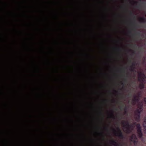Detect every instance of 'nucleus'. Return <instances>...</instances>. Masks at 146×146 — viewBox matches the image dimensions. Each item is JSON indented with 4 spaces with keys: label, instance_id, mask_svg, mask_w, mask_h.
<instances>
[{
    "label": "nucleus",
    "instance_id": "obj_1",
    "mask_svg": "<svg viewBox=\"0 0 146 146\" xmlns=\"http://www.w3.org/2000/svg\"><path fill=\"white\" fill-rule=\"evenodd\" d=\"M136 124L137 128V132L138 134V136L139 137L141 138L143 136V133L142 132L140 124H136V123H134V124L130 125V131L128 132H127V133H129L131 132V131L133 129L134 126V125Z\"/></svg>",
    "mask_w": 146,
    "mask_h": 146
},
{
    "label": "nucleus",
    "instance_id": "obj_2",
    "mask_svg": "<svg viewBox=\"0 0 146 146\" xmlns=\"http://www.w3.org/2000/svg\"><path fill=\"white\" fill-rule=\"evenodd\" d=\"M117 129L118 131V133L116 132V131L114 129H113V131L115 133L116 135L119 137L121 139H123L124 138L123 135L119 127H118L117 128Z\"/></svg>",
    "mask_w": 146,
    "mask_h": 146
},
{
    "label": "nucleus",
    "instance_id": "obj_3",
    "mask_svg": "<svg viewBox=\"0 0 146 146\" xmlns=\"http://www.w3.org/2000/svg\"><path fill=\"white\" fill-rule=\"evenodd\" d=\"M139 77L138 79L139 81H140L141 79L144 80L145 78V76L144 74L142 72H138Z\"/></svg>",
    "mask_w": 146,
    "mask_h": 146
},
{
    "label": "nucleus",
    "instance_id": "obj_4",
    "mask_svg": "<svg viewBox=\"0 0 146 146\" xmlns=\"http://www.w3.org/2000/svg\"><path fill=\"white\" fill-rule=\"evenodd\" d=\"M123 124L127 127V130L126 132H128L130 131V125L128 121H124L122 123Z\"/></svg>",
    "mask_w": 146,
    "mask_h": 146
},
{
    "label": "nucleus",
    "instance_id": "obj_5",
    "mask_svg": "<svg viewBox=\"0 0 146 146\" xmlns=\"http://www.w3.org/2000/svg\"><path fill=\"white\" fill-rule=\"evenodd\" d=\"M140 98L137 97L136 95L134 96V98L132 100L133 104L134 105H135L136 103L138 102Z\"/></svg>",
    "mask_w": 146,
    "mask_h": 146
},
{
    "label": "nucleus",
    "instance_id": "obj_6",
    "mask_svg": "<svg viewBox=\"0 0 146 146\" xmlns=\"http://www.w3.org/2000/svg\"><path fill=\"white\" fill-rule=\"evenodd\" d=\"M111 143L115 146H119V144L115 140H112L111 141Z\"/></svg>",
    "mask_w": 146,
    "mask_h": 146
},
{
    "label": "nucleus",
    "instance_id": "obj_7",
    "mask_svg": "<svg viewBox=\"0 0 146 146\" xmlns=\"http://www.w3.org/2000/svg\"><path fill=\"white\" fill-rule=\"evenodd\" d=\"M138 105V109H140V110L142 111L143 110V104L142 103H140L138 104L137 105Z\"/></svg>",
    "mask_w": 146,
    "mask_h": 146
},
{
    "label": "nucleus",
    "instance_id": "obj_8",
    "mask_svg": "<svg viewBox=\"0 0 146 146\" xmlns=\"http://www.w3.org/2000/svg\"><path fill=\"white\" fill-rule=\"evenodd\" d=\"M134 139L137 140V138L135 134H133L130 137V140Z\"/></svg>",
    "mask_w": 146,
    "mask_h": 146
},
{
    "label": "nucleus",
    "instance_id": "obj_9",
    "mask_svg": "<svg viewBox=\"0 0 146 146\" xmlns=\"http://www.w3.org/2000/svg\"><path fill=\"white\" fill-rule=\"evenodd\" d=\"M135 119L137 121H138L139 120L140 117V114H135Z\"/></svg>",
    "mask_w": 146,
    "mask_h": 146
},
{
    "label": "nucleus",
    "instance_id": "obj_10",
    "mask_svg": "<svg viewBox=\"0 0 146 146\" xmlns=\"http://www.w3.org/2000/svg\"><path fill=\"white\" fill-rule=\"evenodd\" d=\"M140 109H137L135 111V114H140L141 113L142 111L140 110Z\"/></svg>",
    "mask_w": 146,
    "mask_h": 146
},
{
    "label": "nucleus",
    "instance_id": "obj_11",
    "mask_svg": "<svg viewBox=\"0 0 146 146\" xmlns=\"http://www.w3.org/2000/svg\"><path fill=\"white\" fill-rule=\"evenodd\" d=\"M141 21L143 23H145L146 22V19L144 17H142L140 18Z\"/></svg>",
    "mask_w": 146,
    "mask_h": 146
},
{
    "label": "nucleus",
    "instance_id": "obj_12",
    "mask_svg": "<svg viewBox=\"0 0 146 146\" xmlns=\"http://www.w3.org/2000/svg\"><path fill=\"white\" fill-rule=\"evenodd\" d=\"M131 141L134 144V145L135 146H136L137 145V144L138 143V141H137V140H131Z\"/></svg>",
    "mask_w": 146,
    "mask_h": 146
},
{
    "label": "nucleus",
    "instance_id": "obj_13",
    "mask_svg": "<svg viewBox=\"0 0 146 146\" xmlns=\"http://www.w3.org/2000/svg\"><path fill=\"white\" fill-rule=\"evenodd\" d=\"M144 84L143 83H141L139 85V87L140 88L142 89L144 88Z\"/></svg>",
    "mask_w": 146,
    "mask_h": 146
},
{
    "label": "nucleus",
    "instance_id": "obj_14",
    "mask_svg": "<svg viewBox=\"0 0 146 146\" xmlns=\"http://www.w3.org/2000/svg\"><path fill=\"white\" fill-rule=\"evenodd\" d=\"M135 67H133L132 66H131L130 70L132 72H134L135 71Z\"/></svg>",
    "mask_w": 146,
    "mask_h": 146
},
{
    "label": "nucleus",
    "instance_id": "obj_15",
    "mask_svg": "<svg viewBox=\"0 0 146 146\" xmlns=\"http://www.w3.org/2000/svg\"><path fill=\"white\" fill-rule=\"evenodd\" d=\"M137 97L140 98L141 96V92H138L137 94V96H136Z\"/></svg>",
    "mask_w": 146,
    "mask_h": 146
},
{
    "label": "nucleus",
    "instance_id": "obj_16",
    "mask_svg": "<svg viewBox=\"0 0 146 146\" xmlns=\"http://www.w3.org/2000/svg\"><path fill=\"white\" fill-rule=\"evenodd\" d=\"M111 117L113 118H115V116L113 114V111H111Z\"/></svg>",
    "mask_w": 146,
    "mask_h": 146
},
{
    "label": "nucleus",
    "instance_id": "obj_17",
    "mask_svg": "<svg viewBox=\"0 0 146 146\" xmlns=\"http://www.w3.org/2000/svg\"><path fill=\"white\" fill-rule=\"evenodd\" d=\"M136 64V63L135 62H133L132 63V65L131 66H133V67H135V66Z\"/></svg>",
    "mask_w": 146,
    "mask_h": 146
},
{
    "label": "nucleus",
    "instance_id": "obj_18",
    "mask_svg": "<svg viewBox=\"0 0 146 146\" xmlns=\"http://www.w3.org/2000/svg\"><path fill=\"white\" fill-rule=\"evenodd\" d=\"M124 110L125 111V112H126L127 110V106H125L124 108Z\"/></svg>",
    "mask_w": 146,
    "mask_h": 146
},
{
    "label": "nucleus",
    "instance_id": "obj_19",
    "mask_svg": "<svg viewBox=\"0 0 146 146\" xmlns=\"http://www.w3.org/2000/svg\"><path fill=\"white\" fill-rule=\"evenodd\" d=\"M130 15H133L134 14L132 12L129 11Z\"/></svg>",
    "mask_w": 146,
    "mask_h": 146
},
{
    "label": "nucleus",
    "instance_id": "obj_20",
    "mask_svg": "<svg viewBox=\"0 0 146 146\" xmlns=\"http://www.w3.org/2000/svg\"><path fill=\"white\" fill-rule=\"evenodd\" d=\"M140 34V32H137L135 34H134L135 35H139Z\"/></svg>",
    "mask_w": 146,
    "mask_h": 146
},
{
    "label": "nucleus",
    "instance_id": "obj_21",
    "mask_svg": "<svg viewBox=\"0 0 146 146\" xmlns=\"http://www.w3.org/2000/svg\"><path fill=\"white\" fill-rule=\"evenodd\" d=\"M144 101L146 104V97L144 98Z\"/></svg>",
    "mask_w": 146,
    "mask_h": 146
},
{
    "label": "nucleus",
    "instance_id": "obj_22",
    "mask_svg": "<svg viewBox=\"0 0 146 146\" xmlns=\"http://www.w3.org/2000/svg\"><path fill=\"white\" fill-rule=\"evenodd\" d=\"M118 50H119V51H121V49L120 48H117Z\"/></svg>",
    "mask_w": 146,
    "mask_h": 146
},
{
    "label": "nucleus",
    "instance_id": "obj_23",
    "mask_svg": "<svg viewBox=\"0 0 146 146\" xmlns=\"http://www.w3.org/2000/svg\"><path fill=\"white\" fill-rule=\"evenodd\" d=\"M114 92L115 93H118V92L116 90H114Z\"/></svg>",
    "mask_w": 146,
    "mask_h": 146
},
{
    "label": "nucleus",
    "instance_id": "obj_24",
    "mask_svg": "<svg viewBox=\"0 0 146 146\" xmlns=\"http://www.w3.org/2000/svg\"><path fill=\"white\" fill-rule=\"evenodd\" d=\"M121 84L122 85H124V84H123V82H121Z\"/></svg>",
    "mask_w": 146,
    "mask_h": 146
},
{
    "label": "nucleus",
    "instance_id": "obj_25",
    "mask_svg": "<svg viewBox=\"0 0 146 146\" xmlns=\"http://www.w3.org/2000/svg\"><path fill=\"white\" fill-rule=\"evenodd\" d=\"M105 128L106 129H107V130H108V128H107V127H105Z\"/></svg>",
    "mask_w": 146,
    "mask_h": 146
},
{
    "label": "nucleus",
    "instance_id": "obj_26",
    "mask_svg": "<svg viewBox=\"0 0 146 146\" xmlns=\"http://www.w3.org/2000/svg\"><path fill=\"white\" fill-rule=\"evenodd\" d=\"M100 113L101 114H102V111H100Z\"/></svg>",
    "mask_w": 146,
    "mask_h": 146
},
{
    "label": "nucleus",
    "instance_id": "obj_27",
    "mask_svg": "<svg viewBox=\"0 0 146 146\" xmlns=\"http://www.w3.org/2000/svg\"><path fill=\"white\" fill-rule=\"evenodd\" d=\"M134 3H137V2H134Z\"/></svg>",
    "mask_w": 146,
    "mask_h": 146
},
{
    "label": "nucleus",
    "instance_id": "obj_28",
    "mask_svg": "<svg viewBox=\"0 0 146 146\" xmlns=\"http://www.w3.org/2000/svg\"><path fill=\"white\" fill-rule=\"evenodd\" d=\"M132 53L133 54H134L135 53V52L134 51H133L132 52Z\"/></svg>",
    "mask_w": 146,
    "mask_h": 146
},
{
    "label": "nucleus",
    "instance_id": "obj_29",
    "mask_svg": "<svg viewBox=\"0 0 146 146\" xmlns=\"http://www.w3.org/2000/svg\"><path fill=\"white\" fill-rule=\"evenodd\" d=\"M133 30H135V29H133Z\"/></svg>",
    "mask_w": 146,
    "mask_h": 146
},
{
    "label": "nucleus",
    "instance_id": "obj_30",
    "mask_svg": "<svg viewBox=\"0 0 146 146\" xmlns=\"http://www.w3.org/2000/svg\"><path fill=\"white\" fill-rule=\"evenodd\" d=\"M124 80H125V81H126V79H125Z\"/></svg>",
    "mask_w": 146,
    "mask_h": 146
},
{
    "label": "nucleus",
    "instance_id": "obj_31",
    "mask_svg": "<svg viewBox=\"0 0 146 146\" xmlns=\"http://www.w3.org/2000/svg\"><path fill=\"white\" fill-rule=\"evenodd\" d=\"M129 33H131V32H129Z\"/></svg>",
    "mask_w": 146,
    "mask_h": 146
},
{
    "label": "nucleus",
    "instance_id": "obj_32",
    "mask_svg": "<svg viewBox=\"0 0 146 146\" xmlns=\"http://www.w3.org/2000/svg\"><path fill=\"white\" fill-rule=\"evenodd\" d=\"M105 100V101H107V100Z\"/></svg>",
    "mask_w": 146,
    "mask_h": 146
},
{
    "label": "nucleus",
    "instance_id": "obj_33",
    "mask_svg": "<svg viewBox=\"0 0 146 146\" xmlns=\"http://www.w3.org/2000/svg\"><path fill=\"white\" fill-rule=\"evenodd\" d=\"M145 128H146V126H145Z\"/></svg>",
    "mask_w": 146,
    "mask_h": 146
},
{
    "label": "nucleus",
    "instance_id": "obj_34",
    "mask_svg": "<svg viewBox=\"0 0 146 146\" xmlns=\"http://www.w3.org/2000/svg\"><path fill=\"white\" fill-rule=\"evenodd\" d=\"M143 127H144V125H143Z\"/></svg>",
    "mask_w": 146,
    "mask_h": 146
}]
</instances>
